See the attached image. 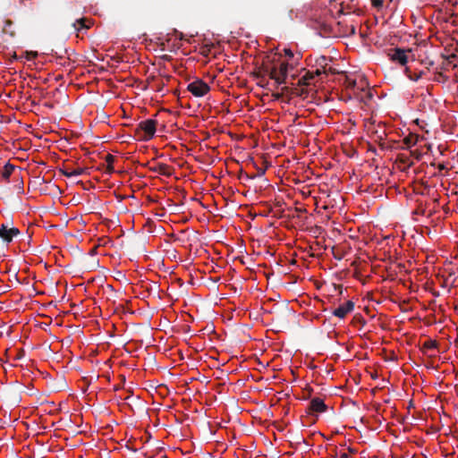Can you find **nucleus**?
<instances>
[{
	"instance_id": "nucleus-1",
	"label": "nucleus",
	"mask_w": 458,
	"mask_h": 458,
	"mask_svg": "<svg viewBox=\"0 0 458 458\" xmlns=\"http://www.w3.org/2000/svg\"><path fill=\"white\" fill-rule=\"evenodd\" d=\"M157 123V122L153 119L140 122L135 128V136L138 137L140 140H149L156 133Z\"/></svg>"
},
{
	"instance_id": "nucleus-2",
	"label": "nucleus",
	"mask_w": 458,
	"mask_h": 458,
	"mask_svg": "<svg viewBox=\"0 0 458 458\" xmlns=\"http://www.w3.org/2000/svg\"><path fill=\"white\" fill-rule=\"evenodd\" d=\"M187 89L195 97L201 98L205 96L209 90L210 87L202 80H195L187 86Z\"/></svg>"
},
{
	"instance_id": "nucleus-3",
	"label": "nucleus",
	"mask_w": 458,
	"mask_h": 458,
	"mask_svg": "<svg viewBox=\"0 0 458 458\" xmlns=\"http://www.w3.org/2000/svg\"><path fill=\"white\" fill-rule=\"evenodd\" d=\"M20 233L18 228L10 227L7 224H2L0 226V238L6 243H10Z\"/></svg>"
},
{
	"instance_id": "nucleus-4",
	"label": "nucleus",
	"mask_w": 458,
	"mask_h": 458,
	"mask_svg": "<svg viewBox=\"0 0 458 458\" xmlns=\"http://www.w3.org/2000/svg\"><path fill=\"white\" fill-rule=\"evenodd\" d=\"M327 410V404L324 400L319 397L312 398L307 407V412L310 414L325 412Z\"/></svg>"
},
{
	"instance_id": "nucleus-5",
	"label": "nucleus",
	"mask_w": 458,
	"mask_h": 458,
	"mask_svg": "<svg viewBox=\"0 0 458 458\" xmlns=\"http://www.w3.org/2000/svg\"><path fill=\"white\" fill-rule=\"evenodd\" d=\"M407 51L408 50L396 47L391 50L388 55L392 61L397 62L402 65H405L408 62V56L406 55Z\"/></svg>"
},
{
	"instance_id": "nucleus-6",
	"label": "nucleus",
	"mask_w": 458,
	"mask_h": 458,
	"mask_svg": "<svg viewBox=\"0 0 458 458\" xmlns=\"http://www.w3.org/2000/svg\"><path fill=\"white\" fill-rule=\"evenodd\" d=\"M354 310V302L352 301H347L344 304L333 310V315L339 318H344L347 314L351 313Z\"/></svg>"
},
{
	"instance_id": "nucleus-7",
	"label": "nucleus",
	"mask_w": 458,
	"mask_h": 458,
	"mask_svg": "<svg viewBox=\"0 0 458 458\" xmlns=\"http://www.w3.org/2000/svg\"><path fill=\"white\" fill-rule=\"evenodd\" d=\"M288 69L289 64L287 62H282L277 67L279 78H276V88H278V86L281 84L286 83Z\"/></svg>"
},
{
	"instance_id": "nucleus-8",
	"label": "nucleus",
	"mask_w": 458,
	"mask_h": 458,
	"mask_svg": "<svg viewBox=\"0 0 458 458\" xmlns=\"http://www.w3.org/2000/svg\"><path fill=\"white\" fill-rule=\"evenodd\" d=\"M149 170L167 177H170L173 174L172 167L164 163H159L154 166H150Z\"/></svg>"
},
{
	"instance_id": "nucleus-9",
	"label": "nucleus",
	"mask_w": 458,
	"mask_h": 458,
	"mask_svg": "<svg viewBox=\"0 0 458 458\" xmlns=\"http://www.w3.org/2000/svg\"><path fill=\"white\" fill-rule=\"evenodd\" d=\"M252 77L257 80V85L267 89H271L269 88V81L266 79V76L261 73L260 71H254L251 73Z\"/></svg>"
},
{
	"instance_id": "nucleus-10",
	"label": "nucleus",
	"mask_w": 458,
	"mask_h": 458,
	"mask_svg": "<svg viewBox=\"0 0 458 458\" xmlns=\"http://www.w3.org/2000/svg\"><path fill=\"white\" fill-rule=\"evenodd\" d=\"M92 25V21L91 20L89 19H87V18H81V19H78L76 20L73 23H72V26L73 28L77 30V31H80L81 30H88L91 27Z\"/></svg>"
},
{
	"instance_id": "nucleus-11",
	"label": "nucleus",
	"mask_w": 458,
	"mask_h": 458,
	"mask_svg": "<svg viewBox=\"0 0 458 458\" xmlns=\"http://www.w3.org/2000/svg\"><path fill=\"white\" fill-rule=\"evenodd\" d=\"M87 171V168H77L73 170L61 169L60 172L66 177L79 176L83 174Z\"/></svg>"
},
{
	"instance_id": "nucleus-12",
	"label": "nucleus",
	"mask_w": 458,
	"mask_h": 458,
	"mask_svg": "<svg viewBox=\"0 0 458 458\" xmlns=\"http://www.w3.org/2000/svg\"><path fill=\"white\" fill-rule=\"evenodd\" d=\"M3 32L8 34L11 37H14L16 32L13 29V22L11 20H6L3 28Z\"/></svg>"
},
{
	"instance_id": "nucleus-13",
	"label": "nucleus",
	"mask_w": 458,
	"mask_h": 458,
	"mask_svg": "<svg viewBox=\"0 0 458 458\" xmlns=\"http://www.w3.org/2000/svg\"><path fill=\"white\" fill-rule=\"evenodd\" d=\"M15 166L7 163L4 166V170H3V173H2V175L4 179H9V177L11 176V174H13V170H14Z\"/></svg>"
},
{
	"instance_id": "nucleus-14",
	"label": "nucleus",
	"mask_w": 458,
	"mask_h": 458,
	"mask_svg": "<svg viewBox=\"0 0 458 458\" xmlns=\"http://www.w3.org/2000/svg\"><path fill=\"white\" fill-rule=\"evenodd\" d=\"M114 161V157L111 154H107L106 156V162L107 163V171L109 173H113L114 172V166H113V163Z\"/></svg>"
},
{
	"instance_id": "nucleus-15",
	"label": "nucleus",
	"mask_w": 458,
	"mask_h": 458,
	"mask_svg": "<svg viewBox=\"0 0 458 458\" xmlns=\"http://www.w3.org/2000/svg\"><path fill=\"white\" fill-rule=\"evenodd\" d=\"M312 79H314V73L311 72H307L306 74L300 80V82L304 85H310Z\"/></svg>"
},
{
	"instance_id": "nucleus-16",
	"label": "nucleus",
	"mask_w": 458,
	"mask_h": 458,
	"mask_svg": "<svg viewBox=\"0 0 458 458\" xmlns=\"http://www.w3.org/2000/svg\"><path fill=\"white\" fill-rule=\"evenodd\" d=\"M268 76L271 80L275 81V84L276 85V78H279L277 66L274 65V66L270 67V72H269Z\"/></svg>"
},
{
	"instance_id": "nucleus-17",
	"label": "nucleus",
	"mask_w": 458,
	"mask_h": 458,
	"mask_svg": "<svg viewBox=\"0 0 458 458\" xmlns=\"http://www.w3.org/2000/svg\"><path fill=\"white\" fill-rule=\"evenodd\" d=\"M317 64L323 69L324 73H327V58L325 56H321L319 59L317 60Z\"/></svg>"
},
{
	"instance_id": "nucleus-18",
	"label": "nucleus",
	"mask_w": 458,
	"mask_h": 458,
	"mask_svg": "<svg viewBox=\"0 0 458 458\" xmlns=\"http://www.w3.org/2000/svg\"><path fill=\"white\" fill-rule=\"evenodd\" d=\"M281 90H282V92H274V93L272 94V96H273V98H274L275 99H276V100L280 99V98L283 97V94H284V92H288L289 88H288V87H283V88L281 89Z\"/></svg>"
},
{
	"instance_id": "nucleus-19",
	"label": "nucleus",
	"mask_w": 458,
	"mask_h": 458,
	"mask_svg": "<svg viewBox=\"0 0 458 458\" xmlns=\"http://www.w3.org/2000/svg\"><path fill=\"white\" fill-rule=\"evenodd\" d=\"M257 71H260L261 73L264 74L265 76L269 75L270 67L268 65L263 64Z\"/></svg>"
},
{
	"instance_id": "nucleus-20",
	"label": "nucleus",
	"mask_w": 458,
	"mask_h": 458,
	"mask_svg": "<svg viewBox=\"0 0 458 458\" xmlns=\"http://www.w3.org/2000/svg\"><path fill=\"white\" fill-rule=\"evenodd\" d=\"M371 4L374 7L380 9L383 7L384 0H371Z\"/></svg>"
},
{
	"instance_id": "nucleus-21",
	"label": "nucleus",
	"mask_w": 458,
	"mask_h": 458,
	"mask_svg": "<svg viewBox=\"0 0 458 458\" xmlns=\"http://www.w3.org/2000/svg\"><path fill=\"white\" fill-rule=\"evenodd\" d=\"M424 347L428 349H432L437 347V342L436 341H427L424 343Z\"/></svg>"
},
{
	"instance_id": "nucleus-22",
	"label": "nucleus",
	"mask_w": 458,
	"mask_h": 458,
	"mask_svg": "<svg viewBox=\"0 0 458 458\" xmlns=\"http://www.w3.org/2000/svg\"><path fill=\"white\" fill-rule=\"evenodd\" d=\"M423 72H420L419 73H414V74H409V78L414 81H417L420 78H421Z\"/></svg>"
},
{
	"instance_id": "nucleus-23",
	"label": "nucleus",
	"mask_w": 458,
	"mask_h": 458,
	"mask_svg": "<svg viewBox=\"0 0 458 458\" xmlns=\"http://www.w3.org/2000/svg\"><path fill=\"white\" fill-rule=\"evenodd\" d=\"M347 88L353 89L356 86V81L347 78L346 80Z\"/></svg>"
},
{
	"instance_id": "nucleus-24",
	"label": "nucleus",
	"mask_w": 458,
	"mask_h": 458,
	"mask_svg": "<svg viewBox=\"0 0 458 458\" xmlns=\"http://www.w3.org/2000/svg\"><path fill=\"white\" fill-rule=\"evenodd\" d=\"M37 55H38L37 52L27 53L28 60H31V59L35 58Z\"/></svg>"
},
{
	"instance_id": "nucleus-25",
	"label": "nucleus",
	"mask_w": 458,
	"mask_h": 458,
	"mask_svg": "<svg viewBox=\"0 0 458 458\" xmlns=\"http://www.w3.org/2000/svg\"><path fill=\"white\" fill-rule=\"evenodd\" d=\"M284 55L290 58L293 57V53L291 49H288V48H285L284 50Z\"/></svg>"
},
{
	"instance_id": "nucleus-26",
	"label": "nucleus",
	"mask_w": 458,
	"mask_h": 458,
	"mask_svg": "<svg viewBox=\"0 0 458 458\" xmlns=\"http://www.w3.org/2000/svg\"><path fill=\"white\" fill-rule=\"evenodd\" d=\"M404 142H405V144H406V145H408V146L414 145V144L416 143L415 141H414V142H412L411 138H405V139H404Z\"/></svg>"
},
{
	"instance_id": "nucleus-27",
	"label": "nucleus",
	"mask_w": 458,
	"mask_h": 458,
	"mask_svg": "<svg viewBox=\"0 0 458 458\" xmlns=\"http://www.w3.org/2000/svg\"><path fill=\"white\" fill-rule=\"evenodd\" d=\"M313 73H314V77H315V76L320 75L321 73H324V72H323L322 68L321 69L318 68Z\"/></svg>"
},
{
	"instance_id": "nucleus-28",
	"label": "nucleus",
	"mask_w": 458,
	"mask_h": 458,
	"mask_svg": "<svg viewBox=\"0 0 458 458\" xmlns=\"http://www.w3.org/2000/svg\"><path fill=\"white\" fill-rule=\"evenodd\" d=\"M327 72H331V73H333V74H335V73H337V72H338L335 69H334V68H332V67H330V68L327 71Z\"/></svg>"
},
{
	"instance_id": "nucleus-29",
	"label": "nucleus",
	"mask_w": 458,
	"mask_h": 458,
	"mask_svg": "<svg viewBox=\"0 0 458 458\" xmlns=\"http://www.w3.org/2000/svg\"><path fill=\"white\" fill-rule=\"evenodd\" d=\"M340 458H349V455L345 453L341 454Z\"/></svg>"
},
{
	"instance_id": "nucleus-30",
	"label": "nucleus",
	"mask_w": 458,
	"mask_h": 458,
	"mask_svg": "<svg viewBox=\"0 0 458 458\" xmlns=\"http://www.w3.org/2000/svg\"><path fill=\"white\" fill-rule=\"evenodd\" d=\"M438 167H439L440 170L445 169V165L443 164L439 165Z\"/></svg>"
},
{
	"instance_id": "nucleus-31",
	"label": "nucleus",
	"mask_w": 458,
	"mask_h": 458,
	"mask_svg": "<svg viewBox=\"0 0 458 458\" xmlns=\"http://www.w3.org/2000/svg\"><path fill=\"white\" fill-rule=\"evenodd\" d=\"M350 452L352 453H354V450H352V448H349Z\"/></svg>"
}]
</instances>
